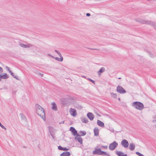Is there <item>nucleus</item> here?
I'll return each mask as SVG.
<instances>
[{
    "mask_svg": "<svg viewBox=\"0 0 156 156\" xmlns=\"http://www.w3.org/2000/svg\"><path fill=\"white\" fill-rule=\"evenodd\" d=\"M118 100H119V101H120V98H118Z\"/></svg>",
    "mask_w": 156,
    "mask_h": 156,
    "instance_id": "47",
    "label": "nucleus"
},
{
    "mask_svg": "<svg viewBox=\"0 0 156 156\" xmlns=\"http://www.w3.org/2000/svg\"><path fill=\"white\" fill-rule=\"evenodd\" d=\"M87 79L89 80L92 83H94V84H95V81L94 80H93L91 79L90 78H88Z\"/></svg>",
    "mask_w": 156,
    "mask_h": 156,
    "instance_id": "30",
    "label": "nucleus"
},
{
    "mask_svg": "<svg viewBox=\"0 0 156 156\" xmlns=\"http://www.w3.org/2000/svg\"><path fill=\"white\" fill-rule=\"evenodd\" d=\"M75 139L77 140L80 144H83V139L80 136H76L75 137Z\"/></svg>",
    "mask_w": 156,
    "mask_h": 156,
    "instance_id": "10",
    "label": "nucleus"
},
{
    "mask_svg": "<svg viewBox=\"0 0 156 156\" xmlns=\"http://www.w3.org/2000/svg\"><path fill=\"white\" fill-rule=\"evenodd\" d=\"M151 57H153L154 56H153V55H152V54H151Z\"/></svg>",
    "mask_w": 156,
    "mask_h": 156,
    "instance_id": "45",
    "label": "nucleus"
},
{
    "mask_svg": "<svg viewBox=\"0 0 156 156\" xmlns=\"http://www.w3.org/2000/svg\"><path fill=\"white\" fill-rule=\"evenodd\" d=\"M155 128H156V125H155Z\"/></svg>",
    "mask_w": 156,
    "mask_h": 156,
    "instance_id": "51",
    "label": "nucleus"
},
{
    "mask_svg": "<svg viewBox=\"0 0 156 156\" xmlns=\"http://www.w3.org/2000/svg\"><path fill=\"white\" fill-rule=\"evenodd\" d=\"M94 135L95 136H97L99 135V130L98 128H94Z\"/></svg>",
    "mask_w": 156,
    "mask_h": 156,
    "instance_id": "13",
    "label": "nucleus"
},
{
    "mask_svg": "<svg viewBox=\"0 0 156 156\" xmlns=\"http://www.w3.org/2000/svg\"><path fill=\"white\" fill-rule=\"evenodd\" d=\"M87 116L89 119L91 121L93 120L94 118V114L91 112H88L87 114Z\"/></svg>",
    "mask_w": 156,
    "mask_h": 156,
    "instance_id": "9",
    "label": "nucleus"
},
{
    "mask_svg": "<svg viewBox=\"0 0 156 156\" xmlns=\"http://www.w3.org/2000/svg\"><path fill=\"white\" fill-rule=\"evenodd\" d=\"M2 79H6L9 78V76L6 73H3L2 75Z\"/></svg>",
    "mask_w": 156,
    "mask_h": 156,
    "instance_id": "21",
    "label": "nucleus"
},
{
    "mask_svg": "<svg viewBox=\"0 0 156 156\" xmlns=\"http://www.w3.org/2000/svg\"><path fill=\"white\" fill-rule=\"evenodd\" d=\"M64 122H65L64 121L61 122L59 123V124H63V123H64Z\"/></svg>",
    "mask_w": 156,
    "mask_h": 156,
    "instance_id": "38",
    "label": "nucleus"
},
{
    "mask_svg": "<svg viewBox=\"0 0 156 156\" xmlns=\"http://www.w3.org/2000/svg\"><path fill=\"white\" fill-rule=\"evenodd\" d=\"M153 122L154 123H155L156 122V119L153 120Z\"/></svg>",
    "mask_w": 156,
    "mask_h": 156,
    "instance_id": "42",
    "label": "nucleus"
},
{
    "mask_svg": "<svg viewBox=\"0 0 156 156\" xmlns=\"http://www.w3.org/2000/svg\"><path fill=\"white\" fill-rule=\"evenodd\" d=\"M83 77H85V76H83Z\"/></svg>",
    "mask_w": 156,
    "mask_h": 156,
    "instance_id": "50",
    "label": "nucleus"
},
{
    "mask_svg": "<svg viewBox=\"0 0 156 156\" xmlns=\"http://www.w3.org/2000/svg\"><path fill=\"white\" fill-rule=\"evenodd\" d=\"M20 45L21 47H23L24 48H25L29 47V46L28 45H26V44H20Z\"/></svg>",
    "mask_w": 156,
    "mask_h": 156,
    "instance_id": "26",
    "label": "nucleus"
},
{
    "mask_svg": "<svg viewBox=\"0 0 156 156\" xmlns=\"http://www.w3.org/2000/svg\"><path fill=\"white\" fill-rule=\"evenodd\" d=\"M129 149L131 151H134L135 148V145L133 143H130L129 145Z\"/></svg>",
    "mask_w": 156,
    "mask_h": 156,
    "instance_id": "11",
    "label": "nucleus"
},
{
    "mask_svg": "<svg viewBox=\"0 0 156 156\" xmlns=\"http://www.w3.org/2000/svg\"><path fill=\"white\" fill-rule=\"evenodd\" d=\"M111 96L112 97H113V98H114L115 99L117 98V94H116L112 93H111Z\"/></svg>",
    "mask_w": 156,
    "mask_h": 156,
    "instance_id": "24",
    "label": "nucleus"
},
{
    "mask_svg": "<svg viewBox=\"0 0 156 156\" xmlns=\"http://www.w3.org/2000/svg\"><path fill=\"white\" fill-rule=\"evenodd\" d=\"M118 145V143L115 141H114L110 144L109 146V149L112 151L114 150Z\"/></svg>",
    "mask_w": 156,
    "mask_h": 156,
    "instance_id": "5",
    "label": "nucleus"
},
{
    "mask_svg": "<svg viewBox=\"0 0 156 156\" xmlns=\"http://www.w3.org/2000/svg\"><path fill=\"white\" fill-rule=\"evenodd\" d=\"M122 156H127V154H123Z\"/></svg>",
    "mask_w": 156,
    "mask_h": 156,
    "instance_id": "44",
    "label": "nucleus"
},
{
    "mask_svg": "<svg viewBox=\"0 0 156 156\" xmlns=\"http://www.w3.org/2000/svg\"><path fill=\"white\" fill-rule=\"evenodd\" d=\"M82 122L83 123H87L88 122V120L86 118L84 117L81 119Z\"/></svg>",
    "mask_w": 156,
    "mask_h": 156,
    "instance_id": "18",
    "label": "nucleus"
},
{
    "mask_svg": "<svg viewBox=\"0 0 156 156\" xmlns=\"http://www.w3.org/2000/svg\"><path fill=\"white\" fill-rule=\"evenodd\" d=\"M116 91L120 94H124L126 93V91L121 86L118 85L116 87Z\"/></svg>",
    "mask_w": 156,
    "mask_h": 156,
    "instance_id": "6",
    "label": "nucleus"
},
{
    "mask_svg": "<svg viewBox=\"0 0 156 156\" xmlns=\"http://www.w3.org/2000/svg\"><path fill=\"white\" fill-rule=\"evenodd\" d=\"M136 154L137 155H138L139 156H140V155L141 154L139 152H136Z\"/></svg>",
    "mask_w": 156,
    "mask_h": 156,
    "instance_id": "34",
    "label": "nucleus"
},
{
    "mask_svg": "<svg viewBox=\"0 0 156 156\" xmlns=\"http://www.w3.org/2000/svg\"><path fill=\"white\" fill-rule=\"evenodd\" d=\"M11 75H12V76L14 77V78L16 79L17 80H19V79L18 78V77L16 76H15L14 75V74L12 72L10 73Z\"/></svg>",
    "mask_w": 156,
    "mask_h": 156,
    "instance_id": "25",
    "label": "nucleus"
},
{
    "mask_svg": "<svg viewBox=\"0 0 156 156\" xmlns=\"http://www.w3.org/2000/svg\"><path fill=\"white\" fill-rule=\"evenodd\" d=\"M75 129L74 127H71L69 129V130L71 132H73L74 130H75Z\"/></svg>",
    "mask_w": 156,
    "mask_h": 156,
    "instance_id": "29",
    "label": "nucleus"
},
{
    "mask_svg": "<svg viewBox=\"0 0 156 156\" xmlns=\"http://www.w3.org/2000/svg\"><path fill=\"white\" fill-rule=\"evenodd\" d=\"M6 69L10 73L12 72L10 70V68L9 67L6 66Z\"/></svg>",
    "mask_w": 156,
    "mask_h": 156,
    "instance_id": "31",
    "label": "nucleus"
},
{
    "mask_svg": "<svg viewBox=\"0 0 156 156\" xmlns=\"http://www.w3.org/2000/svg\"><path fill=\"white\" fill-rule=\"evenodd\" d=\"M135 20L139 23L143 24H147L153 26L154 28L156 29V23L151 21H147L146 20H144L140 18H137L135 19Z\"/></svg>",
    "mask_w": 156,
    "mask_h": 156,
    "instance_id": "2",
    "label": "nucleus"
},
{
    "mask_svg": "<svg viewBox=\"0 0 156 156\" xmlns=\"http://www.w3.org/2000/svg\"><path fill=\"white\" fill-rule=\"evenodd\" d=\"M70 113L71 115L74 117L76 116L77 115L76 111L75 109L74 108H70Z\"/></svg>",
    "mask_w": 156,
    "mask_h": 156,
    "instance_id": "8",
    "label": "nucleus"
},
{
    "mask_svg": "<svg viewBox=\"0 0 156 156\" xmlns=\"http://www.w3.org/2000/svg\"><path fill=\"white\" fill-rule=\"evenodd\" d=\"M121 79V77H119V78H118V79Z\"/></svg>",
    "mask_w": 156,
    "mask_h": 156,
    "instance_id": "48",
    "label": "nucleus"
},
{
    "mask_svg": "<svg viewBox=\"0 0 156 156\" xmlns=\"http://www.w3.org/2000/svg\"><path fill=\"white\" fill-rule=\"evenodd\" d=\"M93 154H97L99 155H106L108 156H109L110 154L109 153L106 152L102 151L100 148H95L94 150L93 151Z\"/></svg>",
    "mask_w": 156,
    "mask_h": 156,
    "instance_id": "3",
    "label": "nucleus"
},
{
    "mask_svg": "<svg viewBox=\"0 0 156 156\" xmlns=\"http://www.w3.org/2000/svg\"><path fill=\"white\" fill-rule=\"evenodd\" d=\"M36 113L40 116L44 121H45L46 118L44 109L38 104L36 105Z\"/></svg>",
    "mask_w": 156,
    "mask_h": 156,
    "instance_id": "1",
    "label": "nucleus"
},
{
    "mask_svg": "<svg viewBox=\"0 0 156 156\" xmlns=\"http://www.w3.org/2000/svg\"><path fill=\"white\" fill-rule=\"evenodd\" d=\"M88 49L91 50H94V48H88Z\"/></svg>",
    "mask_w": 156,
    "mask_h": 156,
    "instance_id": "40",
    "label": "nucleus"
},
{
    "mask_svg": "<svg viewBox=\"0 0 156 156\" xmlns=\"http://www.w3.org/2000/svg\"><path fill=\"white\" fill-rule=\"evenodd\" d=\"M116 154L118 156H122L124 153L121 151H117L116 152Z\"/></svg>",
    "mask_w": 156,
    "mask_h": 156,
    "instance_id": "20",
    "label": "nucleus"
},
{
    "mask_svg": "<svg viewBox=\"0 0 156 156\" xmlns=\"http://www.w3.org/2000/svg\"><path fill=\"white\" fill-rule=\"evenodd\" d=\"M100 50L99 49L94 48V50Z\"/></svg>",
    "mask_w": 156,
    "mask_h": 156,
    "instance_id": "43",
    "label": "nucleus"
},
{
    "mask_svg": "<svg viewBox=\"0 0 156 156\" xmlns=\"http://www.w3.org/2000/svg\"><path fill=\"white\" fill-rule=\"evenodd\" d=\"M132 106L136 109L141 110L144 108L143 104L140 102L136 101L133 102L132 104Z\"/></svg>",
    "mask_w": 156,
    "mask_h": 156,
    "instance_id": "4",
    "label": "nucleus"
},
{
    "mask_svg": "<svg viewBox=\"0 0 156 156\" xmlns=\"http://www.w3.org/2000/svg\"><path fill=\"white\" fill-rule=\"evenodd\" d=\"M79 136H84L86 134V132L84 131H80L79 132Z\"/></svg>",
    "mask_w": 156,
    "mask_h": 156,
    "instance_id": "19",
    "label": "nucleus"
},
{
    "mask_svg": "<svg viewBox=\"0 0 156 156\" xmlns=\"http://www.w3.org/2000/svg\"><path fill=\"white\" fill-rule=\"evenodd\" d=\"M102 147L105 149H107L108 148L107 146H102Z\"/></svg>",
    "mask_w": 156,
    "mask_h": 156,
    "instance_id": "35",
    "label": "nucleus"
},
{
    "mask_svg": "<svg viewBox=\"0 0 156 156\" xmlns=\"http://www.w3.org/2000/svg\"><path fill=\"white\" fill-rule=\"evenodd\" d=\"M97 124L100 127H105L104 122L99 120H97Z\"/></svg>",
    "mask_w": 156,
    "mask_h": 156,
    "instance_id": "12",
    "label": "nucleus"
},
{
    "mask_svg": "<svg viewBox=\"0 0 156 156\" xmlns=\"http://www.w3.org/2000/svg\"><path fill=\"white\" fill-rule=\"evenodd\" d=\"M121 144L122 147L125 148H127L129 145L128 141L126 139H123L121 142Z\"/></svg>",
    "mask_w": 156,
    "mask_h": 156,
    "instance_id": "7",
    "label": "nucleus"
},
{
    "mask_svg": "<svg viewBox=\"0 0 156 156\" xmlns=\"http://www.w3.org/2000/svg\"><path fill=\"white\" fill-rule=\"evenodd\" d=\"M3 72V69L2 67H0V73H1Z\"/></svg>",
    "mask_w": 156,
    "mask_h": 156,
    "instance_id": "36",
    "label": "nucleus"
},
{
    "mask_svg": "<svg viewBox=\"0 0 156 156\" xmlns=\"http://www.w3.org/2000/svg\"><path fill=\"white\" fill-rule=\"evenodd\" d=\"M72 133L74 136H80L79 134L77 133V131L76 130V129L72 132Z\"/></svg>",
    "mask_w": 156,
    "mask_h": 156,
    "instance_id": "17",
    "label": "nucleus"
},
{
    "mask_svg": "<svg viewBox=\"0 0 156 156\" xmlns=\"http://www.w3.org/2000/svg\"><path fill=\"white\" fill-rule=\"evenodd\" d=\"M51 57H52V58H54V57L53 56H51Z\"/></svg>",
    "mask_w": 156,
    "mask_h": 156,
    "instance_id": "49",
    "label": "nucleus"
},
{
    "mask_svg": "<svg viewBox=\"0 0 156 156\" xmlns=\"http://www.w3.org/2000/svg\"><path fill=\"white\" fill-rule=\"evenodd\" d=\"M86 16H87L89 17L90 16V13H86Z\"/></svg>",
    "mask_w": 156,
    "mask_h": 156,
    "instance_id": "37",
    "label": "nucleus"
},
{
    "mask_svg": "<svg viewBox=\"0 0 156 156\" xmlns=\"http://www.w3.org/2000/svg\"><path fill=\"white\" fill-rule=\"evenodd\" d=\"M49 132L50 133V135H51V137H52V138L54 139L55 136L53 135V134L52 133V131L51 129H49Z\"/></svg>",
    "mask_w": 156,
    "mask_h": 156,
    "instance_id": "27",
    "label": "nucleus"
},
{
    "mask_svg": "<svg viewBox=\"0 0 156 156\" xmlns=\"http://www.w3.org/2000/svg\"><path fill=\"white\" fill-rule=\"evenodd\" d=\"M140 156H144L143 154H141L140 155Z\"/></svg>",
    "mask_w": 156,
    "mask_h": 156,
    "instance_id": "46",
    "label": "nucleus"
},
{
    "mask_svg": "<svg viewBox=\"0 0 156 156\" xmlns=\"http://www.w3.org/2000/svg\"><path fill=\"white\" fill-rule=\"evenodd\" d=\"M39 75L41 76H42L43 75V74H42L41 73H39Z\"/></svg>",
    "mask_w": 156,
    "mask_h": 156,
    "instance_id": "41",
    "label": "nucleus"
},
{
    "mask_svg": "<svg viewBox=\"0 0 156 156\" xmlns=\"http://www.w3.org/2000/svg\"><path fill=\"white\" fill-rule=\"evenodd\" d=\"M58 148L59 150L62 151L63 147H61L60 146H59L58 147Z\"/></svg>",
    "mask_w": 156,
    "mask_h": 156,
    "instance_id": "32",
    "label": "nucleus"
},
{
    "mask_svg": "<svg viewBox=\"0 0 156 156\" xmlns=\"http://www.w3.org/2000/svg\"><path fill=\"white\" fill-rule=\"evenodd\" d=\"M20 115L21 116V118L22 120H26V119L25 115L23 113H21L20 114Z\"/></svg>",
    "mask_w": 156,
    "mask_h": 156,
    "instance_id": "22",
    "label": "nucleus"
},
{
    "mask_svg": "<svg viewBox=\"0 0 156 156\" xmlns=\"http://www.w3.org/2000/svg\"><path fill=\"white\" fill-rule=\"evenodd\" d=\"M60 58L58 57H55V59L59 61L62 62L63 60V58L62 56H60Z\"/></svg>",
    "mask_w": 156,
    "mask_h": 156,
    "instance_id": "23",
    "label": "nucleus"
},
{
    "mask_svg": "<svg viewBox=\"0 0 156 156\" xmlns=\"http://www.w3.org/2000/svg\"><path fill=\"white\" fill-rule=\"evenodd\" d=\"M70 153L68 151H64L60 154V156H70Z\"/></svg>",
    "mask_w": 156,
    "mask_h": 156,
    "instance_id": "15",
    "label": "nucleus"
},
{
    "mask_svg": "<svg viewBox=\"0 0 156 156\" xmlns=\"http://www.w3.org/2000/svg\"><path fill=\"white\" fill-rule=\"evenodd\" d=\"M51 105H52L51 109L54 111H56L57 110V106L56 104L54 102H52Z\"/></svg>",
    "mask_w": 156,
    "mask_h": 156,
    "instance_id": "14",
    "label": "nucleus"
},
{
    "mask_svg": "<svg viewBox=\"0 0 156 156\" xmlns=\"http://www.w3.org/2000/svg\"><path fill=\"white\" fill-rule=\"evenodd\" d=\"M2 79V76L0 74V81H1V79Z\"/></svg>",
    "mask_w": 156,
    "mask_h": 156,
    "instance_id": "39",
    "label": "nucleus"
},
{
    "mask_svg": "<svg viewBox=\"0 0 156 156\" xmlns=\"http://www.w3.org/2000/svg\"><path fill=\"white\" fill-rule=\"evenodd\" d=\"M55 51L59 55V56H62L61 53L58 51L57 50H55Z\"/></svg>",
    "mask_w": 156,
    "mask_h": 156,
    "instance_id": "28",
    "label": "nucleus"
},
{
    "mask_svg": "<svg viewBox=\"0 0 156 156\" xmlns=\"http://www.w3.org/2000/svg\"><path fill=\"white\" fill-rule=\"evenodd\" d=\"M105 71V68L103 67H101L99 70L98 72L99 76H100L101 75V74L104 72Z\"/></svg>",
    "mask_w": 156,
    "mask_h": 156,
    "instance_id": "16",
    "label": "nucleus"
},
{
    "mask_svg": "<svg viewBox=\"0 0 156 156\" xmlns=\"http://www.w3.org/2000/svg\"><path fill=\"white\" fill-rule=\"evenodd\" d=\"M69 149V148H67L66 147H63L62 151H68Z\"/></svg>",
    "mask_w": 156,
    "mask_h": 156,
    "instance_id": "33",
    "label": "nucleus"
}]
</instances>
